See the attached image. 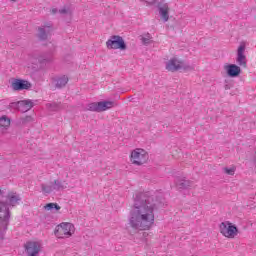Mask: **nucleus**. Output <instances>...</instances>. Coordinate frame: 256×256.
<instances>
[{"mask_svg":"<svg viewBox=\"0 0 256 256\" xmlns=\"http://www.w3.org/2000/svg\"><path fill=\"white\" fill-rule=\"evenodd\" d=\"M176 186L178 189H189V187H191V182L189 180H181L176 182Z\"/></svg>","mask_w":256,"mask_h":256,"instance_id":"aec40b11","label":"nucleus"},{"mask_svg":"<svg viewBox=\"0 0 256 256\" xmlns=\"http://www.w3.org/2000/svg\"><path fill=\"white\" fill-rule=\"evenodd\" d=\"M224 173H226V175H235V167L224 168Z\"/></svg>","mask_w":256,"mask_h":256,"instance_id":"393cba45","label":"nucleus"},{"mask_svg":"<svg viewBox=\"0 0 256 256\" xmlns=\"http://www.w3.org/2000/svg\"><path fill=\"white\" fill-rule=\"evenodd\" d=\"M51 13H52V15H55V14L59 13V10L57 8H53L51 10Z\"/></svg>","mask_w":256,"mask_h":256,"instance_id":"cd10ccee","label":"nucleus"},{"mask_svg":"<svg viewBox=\"0 0 256 256\" xmlns=\"http://www.w3.org/2000/svg\"><path fill=\"white\" fill-rule=\"evenodd\" d=\"M47 109L49 111H59V109H61V104H57V103H48L46 105Z\"/></svg>","mask_w":256,"mask_h":256,"instance_id":"5701e85b","label":"nucleus"},{"mask_svg":"<svg viewBox=\"0 0 256 256\" xmlns=\"http://www.w3.org/2000/svg\"><path fill=\"white\" fill-rule=\"evenodd\" d=\"M11 126V119L6 115L0 117V127L1 129H9Z\"/></svg>","mask_w":256,"mask_h":256,"instance_id":"f3484780","label":"nucleus"},{"mask_svg":"<svg viewBox=\"0 0 256 256\" xmlns=\"http://www.w3.org/2000/svg\"><path fill=\"white\" fill-rule=\"evenodd\" d=\"M220 233L228 239H235V236L239 233V229L231 222L226 221L220 224Z\"/></svg>","mask_w":256,"mask_h":256,"instance_id":"39448f33","label":"nucleus"},{"mask_svg":"<svg viewBox=\"0 0 256 256\" xmlns=\"http://www.w3.org/2000/svg\"><path fill=\"white\" fill-rule=\"evenodd\" d=\"M27 256H39L41 244L39 242H27L25 245Z\"/></svg>","mask_w":256,"mask_h":256,"instance_id":"f8f14e48","label":"nucleus"},{"mask_svg":"<svg viewBox=\"0 0 256 256\" xmlns=\"http://www.w3.org/2000/svg\"><path fill=\"white\" fill-rule=\"evenodd\" d=\"M11 87L14 91H23L31 89V84L27 80L14 79L11 83Z\"/></svg>","mask_w":256,"mask_h":256,"instance_id":"4468645a","label":"nucleus"},{"mask_svg":"<svg viewBox=\"0 0 256 256\" xmlns=\"http://www.w3.org/2000/svg\"><path fill=\"white\" fill-rule=\"evenodd\" d=\"M12 1H17V0H12Z\"/></svg>","mask_w":256,"mask_h":256,"instance_id":"c85d7f7f","label":"nucleus"},{"mask_svg":"<svg viewBox=\"0 0 256 256\" xmlns=\"http://www.w3.org/2000/svg\"><path fill=\"white\" fill-rule=\"evenodd\" d=\"M157 8L161 19L164 23H167L169 21V4L165 1H160L157 4Z\"/></svg>","mask_w":256,"mask_h":256,"instance_id":"ddd939ff","label":"nucleus"},{"mask_svg":"<svg viewBox=\"0 0 256 256\" xmlns=\"http://www.w3.org/2000/svg\"><path fill=\"white\" fill-rule=\"evenodd\" d=\"M54 191H61V189H67V185L64 184V182L60 180H54L52 183Z\"/></svg>","mask_w":256,"mask_h":256,"instance_id":"6ab92c4d","label":"nucleus"},{"mask_svg":"<svg viewBox=\"0 0 256 256\" xmlns=\"http://www.w3.org/2000/svg\"><path fill=\"white\" fill-rule=\"evenodd\" d=\"M75 234V225L69 222H62L56 226L54 235L58 239H69Z\"/></svg>","mask_w":256,"mask_h":256,"instance_id":"f03ea898","label":"nucleus"},{"mask_svg":"<svg viewBox=\"0 0 256 256\" xmlns=\"http://www.w3.org/2000/svg\"><path fill=\"white\" fill-rule=\"evenodd\" d=\"M113 107H115L114 101L92 102L87 105V111L103 113V111H108V109H113Z\"/></svg>","mask_w":256,"mask_h":256,"instance_id":"20e7f679","label":"nucleus"},{"mask_svg":"<svg viewBox=\"0 0 256 256\" xmlns=\"http://www.w3.org/2000/svg\"><path fill=\"white\" fill-rule=\"evenodd\" d=\"M46 211H53V209H56V211H59L61 209V206H59L57 203H48L44 206Z\"/></svg>","mask_w":256,"mask_h":256,"instance_id":"4be33fe9","label":"nucleus"},{"mask_svg":"<svg viewBox=\"0 0 256 256\" xmlns=\"http://www.w3.org/2000/svg\"><path fill=\"white\" fill-rule=\"evenodd\" d=\"M69 83V78L67 76H62L56 80V87L61 89V87H65Z\"/></svg>","mask_w":256,"mask_h":256,"instance_id":"a211bd4d","label":"nucleus"},{"mask_svg":"<svg viewBox=\"0 0 256 256\" xmlns=\"http://www.w3.org/2000/svg\"><path fill=\"white\" fill-rule=\"evenodd\" d=\"M58 13H60V15H71L72 11H71V8L64 7L62 9L58 10Z\"/></svg>","mask_w":256,"mask_h":256,"instance_id":"b1692460","label":"nucleus"},{"mask_svg":"<svg viewBox=\"0 0 256 256\" xmlns=\"http://www.w3.org/2000/svg\"><path fill=\"white\" fill-rule=\"evenodd\" d=\"M51 33H53V24L47 23L38 27L37 37L40 39V41H47V39L51 37Z\"/></svg>","mask_w":256,"mask_h":256,"instance_id":"0eeeda50","label":"nucleus"},{"mask_svg":"<svg viewBox=\"0 0 256 256\" xmlns=\"http://www.w3.org/2000/svg\"><path fill=\"white\" fill-rule=\"evenodd\" d=\"M161 200L152 192H141L135 195L134 204L129 212L128 224L132 229L147 231L155 223V211Z\"/></svg>","mask_w":256,"mask_h":256,"instance_id":"f257e3e1","label":"nucleus"},{"mask_svg":"<svg viewBox=\"0 0 256 256\" xmlns=\"http://www.w3.org/2000/svg\"><path fill=\"white\" fill-rule=\"evenodd\" d=\"M41 189H42V192L47 195H49V193H53V191H55V189L53 188V184H51V185L42 184Z\"/></svg>","mask_w":256,"mask_h":256,"instance_id":"412c9836","label":"nucleus"},{"mask_svg":"<svg viewBox=\"0 0 256 256\" xmlns=\"http://www.w3.org/2000/svg\"><path fill=\"white\" fill-rule=\"evenodd\" d=\"M106 47L107 49H120L121 51H125V49H127V44H125L123 37L113 35L106 41Z\"/></svg>","mask_w":256,"mask_h":256,"instance_id":"423d86ee","label":"nucleus"},{"mask_svg":"<svg viewBox=\"0 0 256 256\" xmlns=\"http://www.w3.org/2000/svg\"><path fill=\"white\" fill-rule=\"evenodd\" d=\"M8 216L5 217V210L0 209V235H3V232L9 227V219H11V212L7 208Z\"/></svg>","mask_w":256,"mask_h":256,"instance_id":"2eb2a0df","label":"nucleus"},{"mask_svg":"<svg viewBox=\"0 0 256 256\" xmlns=\"http://www.w3.org/2000/svg\"><path fill=\"white\" fill-rule=\"evenodd\" d=\"M236 63L240 67H247V56H245V43L240 44L237 49Z\"/></svg>","mask_w":256,"mask_h":256,"instance_id":"1a4fd4ad","label":"nucleus"},{"mask_svg":"<svg viewBox=\"0 0 256 256\" xmlns=\"http://www.w3.org/2000/svg\"><path fill=\"white\" fill-rule=\"evenodd\" d=\"M183 61L179 60L177 57H173L166 62V70L171 73H175V71H180L183 69Z\"/></svg>","mask_w":256,"mask_h":256,"instance_id":"6e6552de","label":"nucleus"},{"mask_svg":"<svg viewBox=\"0 0 256 256\" xmlns=\"http://www.w3.org/2000/svg\"><path fill=\"white\" fill-rule=\"evenodd\" d=\"M143 1H145V3H148L149 5H153L157 0H143Z\"/></svg>","mask_w":256,"mask_h":256,"instance_id":"bb28decb","label":"nucleus"},{"mask_svg":"<svg viewBox=\"0 0 256 256\" xmlns=\"http://www.w3.org/2000/svg\"><path fill=\"white\" fill-rule=\"evenodd\" d=\"M0 203L5 205L9 211V206L16 207V205H19V203H21V196H19V194L15 192H10L6 197V204L3 202H0Z\"/></svg>","mask_w":256,"mask_h":256,"instance_id":"9d476101","label":"nucleus"},{"mask_svg":"<svg viewBox=\"0 0 256 256\" xmlns=\"http://www.w3.org/2000/svg\"><path fill=\"white\" fill-rule=\"evenodd\" d=\"M142 42L144 43V45H149V43H151V37H142Z\"/></svg>","mask_w":256,"mask_h":256,"instance_id":"a878e982","label":"nucleus"},{"mask_svg":"<svg viewBox=\"0 0 256 256\" xmlns=\"http://www.w3.org/2000/svg\"><path fill=\"white\" fill-rule=\"evenodd\" d=\"M34 103L31 100H23L17 103H12L11 107H16L18 111L21 113H27V111H31L33 109Z\"/></svg>","mask_w":256,"mask_h":256,"instance_id":"9b49d317","label":"nucleus"},{"mask_svg":"<svg viewBox=\"0 0 256 256\" xmlns=\"http://www.w3.org/2000/svg\"><path fill=\"white\" fill-rule=\"evenodd\" d=\"M225 70L227 71V75L229 77H239V75H241V67L235 64L225 66Z\"/></svg>","mask_w":256,"mask_h":256,"instance_id":"dca6fc26","label":"nucleus"},{"mask_svg":"<svg viewBox=\"0 0 256 256\" xmlns=\"http://www.w3.org/2000/svg\"><path fill=\"white\" fill-rule=\"evenodd\" d=\"M130 161L132 165H137V166L145 165V163L149 161V154L144 149L136 148L131 153Z\"/></svg>","mask_w":256,"mask_h":256,"instance_id":"7ed1b4c3","label":"nucleus"}]
</instances>
